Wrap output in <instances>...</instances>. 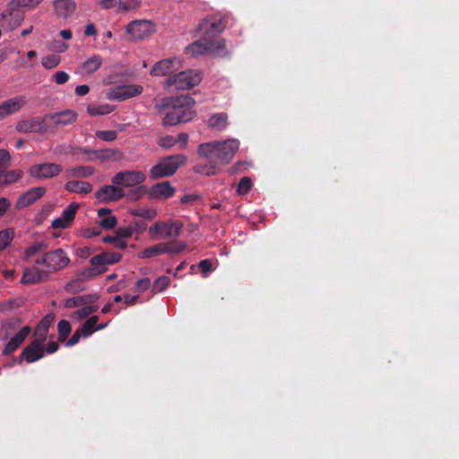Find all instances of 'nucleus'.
I'll return each instance as SVG.
<instances>
[{
    "instance_id": "1",
    "label": "nucleus",
    "mask_w": 459,
    "mask_h": 459,
    "mask_svg": "<svg viewBox=\"0 0 459 459\" xmlns=\"http://www.w3.org/2000/svg\"><path fill=\"white\" fill-rule=\"evenodd\" d=\"M195 101L192 97L181 95L162 100L156 104V108L160 112L167 110L162 118V125L171 126L191 121L195 116Z\"/></svg>"
},
{
    "instance_id": "2",
    "label": "nucleus",
    "mask_w": 459,
    "mask_h": 459,
    "mask_svg": "<svg viewBox=\"0 0 459 459\" xmlns=\"http://www.w3.org/2000/svg\"><path fill=\"white\" fill-rule=\"evenodd\" d=\"M238 149L239 142L232 138L223 142L202 143L198 147V152L210 162L225 165L232 160Z\"/></svg>"
},
{
    "instance_id": "3",
    "label": "nucleus",
    "mask_w": 459,
    "mask_h": 459,
    "mask_svg": "<svg viewBox=\"0 0 459 459\" xmlns=\"http://www.w3.org/2000/svg\"><path fill=\"white\" fill-rule=\"evenodd\" d=\"M122 259V255L117 252H102L90 260V266L81 273L83 280L94 278L104 273L109 265L117 264Z\"/></svg>"
},
{
    "instance_id": "4",
    "label": "nucleus",
    "mask_w": 459,
    "mask_h": 459,
    "mask_svg": "<svg viewBox=\"0 0 459 459\" xmlns=\"http://www.w3.org/2000/svg\"><path fill=\"white\" fill-rule=\"evenodd\" d=\"M186 157L183 154L171 155L160 159L150 169V178L155 180L174 175L176 171L184 165Z\"/></svg>"
},
{
    "instance_id": "5",
    "label": "nucleus",
    "mask_w": 459,
    "mask_h": 459,
    "mask_svg": "<svg viewBox=\"0 0 459 459\" xmlns=\"http://www.w3.org/2000/svg\"><path fill=\"white\" fill-rule=\"evenodd\" d=\"M202 81V74L198 70H187L169 76L166 84L178 91H187L197 86Z\"/></svg>"
},
{
    "instance_id": "6",
    "label": "nucleus",
    "mask_w": 459,
    "mask_h": 459,
    "mask_svg": "<svg viewBox=\"0 0 459 459\" xmlns=\"http://www.w3.org/2000/svg\"><path fill=\"white\" fill-rule=\"evenodd\" d=\"M182 230V224L178 221H157L149 228L152 239H169L178 238Z\"/></svg>"
},
{
    "instance_id": "7",
    "label": "nucleus",
    "mask_w": 459,
    "mask_h": 459,
    "mask_svg": "<svg viewBox=\"0 0 459 459\" xmlns=\"http://www.w3.org/2000/svg\"><path fill=\"white\" fill-rule=\"evenodd\" d=\"M40 262L50 276L52 273L67 266L70 263V258L63 249L58 248L54 251L46 252L44 258Z\"/></svg>"
},
{
    "instance_id": "8",
    "label": "nucleus",
    "mask_w": 459,
    "mask_h": 459,
    "mask_svg": "<svg viewBox=\"0 0 459 459\" xmlns=\"http://www.w3.org/2000/svg\"><path fill=\"white\" fill-rule=\"evenodd\" d=\"M145 174L140 170H123L111 178L112 184L121 187H134L144 182Z\"/></svg>"
},
{
    "instance_id": "9",
    "label": "nucleus",
    "mask_w": 459,
    "mask_h": 459,
    "mask_svg": "<svg viewBox=\"0 0 459 459\" xmlns=\"http://www.w3.org/2000/svg\"><path fill=\"white\" fill-rule=\"evenodd\" d=\"M61 171V165L54 162L33 164L28 169L30 177L38 180L53 178L58 176Z\"/></svg>"
},
{
    "instance_id": "10",
    "label": "nucleus",
    "mask_w": 459,
    "mask_h": 459,
    "mask_svg": "<svg viewBox=\"0 0 459 459\" xmlns=\"http://www.w3.org/2000/svg\"><path fill=\"white\" fill-rule=\"evenodd\" d=\"M143 91V87L138 84H123L109 89L106 97L109 100L124 101L140 95Z\"/></svg>"
},
{
    "instance_id": "11",
    "label": "nucleus",
    "mask_w": 459,
    "mask_h": 459,
    "mask_svg": "<svg viewBox=\"0 0 459 459\" xmlns=\"http://www.w3.org/2000/svg\"><path fill=\"white\" fill-rule=\"evenodd\" d=\"M155 31V25L150 21H134L126 27V32L134 40H142L149 38Z\"/></svg>"
},
{
    "instance_id": "12",
    "label": "nucleus",
    "mask_w": 459,
    "mask_h": 459,
    "mask_svg": "<svg viewBox=\"0 0 459 459\" xmlns=\"http://www.w3.org/2000/svg\"><path fill=\"white\" fill-rule=\"evenodd\" d=\"M23 21V14L19 6H11V2L7 9L0 14V25L8 30H12L21 25Z\"/></svg>"
},
{
    "instance_id": "13",
    "label": "nucleus",
    "mask_w": 459,
    "mask_h": 459,
    "mask_svg": "<svg viewBox=\"0 0 459 459\" xmlns=\"http://www.w3.org/2000/svg\"><path fill=\"white\" fill-rule=\"evenodd\" d=\"M224 29V20L219 16L207 17L199 24V30L204 34V38L209 40L221 33Z\"/></svg>"
},
{
    "instance_id": "14",
    "label": "nucleus",
    "mask_w": 459,
    "mask_h": 459,
    "mask_svg": "<svg viewBox=\"0 0 459 459\" xmlns=\"http://www.w3.org/2000/svg\"><path fill=\"white\" fill-rule=\"evenodd\" d=\"M125 195V192L117 186L106 185L100 187L96 193L95 197L100 203L116 202Z\"/></svg>"
},
{
    "instance_id": "15",
    "label": "nucleus",
    "mask_w": 459,
    "mask_h": 459,
    "mask_svg": "<svg viewBox=\"0 0 459 459\" xmlns=\"http://www.w3.org/2000/svg\"><path fill=\"white\" fill-rule=\"evenodd\" d=\"M49 278L48 273L43 266L27 267L23 270L21 282L23 284H37L43 282Z\"/></svg>"
},
{
    "instance_id": "16",
    "label": "nucleus",
    "mask_w": 459,
    "mask_h": 459,
    "mask_svg": "<svg viewBox=\"0 0 459 459\" xmlns=\"http://www.w3.org/2000/svg\"><path fill=\"white\" fill-rule=\"evenodd\" d=\"M47 248L48 245L43 242L34 243L24 250L22 258L28 263L42 266L40 260L44 258Z\"/></svg>"
},
{
    "instance_id": "17",
    "label": "nucleus",
    "mask_w": 459,
    "mask_h": 459,
    "mask_svg": "<svg viewBox=\"0 0 459 459\" xmlns=\"http://www.w3.org/2000/svg\"><path fill=\"white\" fill-rule=\"evenodd\" d=\"M44 342L45 341L41 337L37 338L34 336L33 341L28 347L24 349V351L22 353V356L29 363L37 361L38 359H41L45 354Z\"/></svg>"
},
{
    "instance_id": "18",
    "label": "nucleus",
    "mask_w": 459,
    "mask_h": 459,
    "mask_svg": "<svg viewBox=\"0 0 459 459\" xmlns=\"http://www.w3.org/2000/svg\"><path fill=\"white\" fill-rule=\"evenodd\" d=\"M180 67L181 61L178 58H167L157 62L151 70V74L153 76L161 77L171 72H174L175 70H178Z\"/></svg>"
},
{
    "instance_id": "19",
    "label": "nucleus",
    "mask_w": 459,
    "mask_h": 459,
    "mask_svg": "<svg viewBox=\"0 0 459 459\" xmlns=\"http://www.w3.org/2000/svg\"><path fill=\"white\" fill-rule=\"evenodd\" d=\"M175 192L172 185L165 181L153 185L148 191V196L151 199L160 201L171 197Z\"/></svg>"
},
{
    "instance_id": "20",
    "label": "nucleus",
    "mask_w": 459,
    "mask_h": 459,
    "mask_svg": "<svg viewBox=\"0 0 459 459\" xmlns=\"http://www.w3.org/2000/svg\"><path fill=\"white\" fill-rule=\"evenodd\" d=\"M79 209L77 203H71L67 207L65 208L60 217L55 219L52 221V227L54 229H65L74 221V216Z\"/></svg>"
},
{
    "instance_id": "21",
    "label": "nucleus",
    "mask_w": 459,
    "mask_h": 459,
    "mask_svg": "<svg viewBox=\"0 0 459 459\" xmlns=\"http://www.w3.org/2000/svg\"><path fill=\"white\" fill-rule=\"evenodd\" d=\"M45 194L46 188L44 186L32 187L20 195L17 201V206L19 208L30 206L39 200Z\"/></svg>"
},
{
    "instance_id": "22",
    "label": "nucleus",
    "mask_w": 459,
    "mask_h": 459,
    "mask_svg": "<svg viewBox=\"0 0 459 459\" xmlns=\"http://www.w3.org/2000/svg\"><path fill=\"white\" fill-rule=\"evenodd\" d=\"M77 113L72 109H65L61 112L48 115L47 117L56 126H65L74 123L77 119Z\"/></svg>"
},
{
    "instance_id": "23",
    "label": "nucleus",
    "mask_w": 459,
    "mask_h": 459,
    "mask_svg": "<svg viewBox=\"0 0 459 459\" xmlns=\"http://www.w3.org/2000/svg\"><path fill=\"white\" fill-rule=\"evenodd\" d=\"M25 104L23 97L17 96L0 104V119L19 111Z\"/></svg>"
},
{
    "instance_id": "24",
    "label": "nucleus",
    "mask_w": 459,
    "mask_h": 459,
    "mask_svg": "<svg viewBox=\"0 0 459 459\" xmlns=\"http://www.w3.org/2000/svg\"><path fill=\"white\" fill-rule=\"evenodd\" d=\"M30 333V326H24L20 331L15 333V334L11 338V340L6 343L3 350V353L7 355L13 352L27 338V336Z\"/></svg>"
},
{
    "instance_id": "25",
    "label": "nucleus",
    "mask_w": 459,
    "mask_h": 459,
    "mask_svg": "<svg viewBox=\"0 0 459 459\" xmlns=\"http://www.w3.org/2000/svg\"><path fill=\"white\" fill-rule=\"evenodd\" d=\"M53 5L56 15L61 18L70 17L76 9L74 0H55Z\"/></svg>"
},
{
    "instance_id": "26",
    "label": "nucleus",
    "mask_w": 459,
    "mask_h": 459,
    "mask_svg": "<svg viewBox=\"0 0 459 459\" xmlns=\"http://www.w3.org/2000/svg\"><path fill=\"white\" fill-rule=\"evenodd\" d=\"M186 52L192 56H199L209 54V39L204 38L186 47Z\"/></svg>"
},
{
    "instance_id": "27",
    "label": "nucleus",
    "mask_w": 459,
    "mask_h": 459,
    "mask_svg": "<svg viewBox=\"0 0 459 459\" xmlns=\"http://www.w3.org/2000/svg\"><path fill=\"white\" fill-rule=\"evenodd\" d=\"M65 189L71 193L89 194L92 191V186L85 181H68L65 185Z\"/></svg>"
},
{
    "instance_id": "28",
    "label": "nucleus",
    "mask_w": 459,
    "mask_h": 459,
    "mask_svg": "<svg viewBox=\"0 0 459 459\" xmlns=\"http://www.w3.org/2000/svg\"><path fill=\"white\" fill-rule=\"evenodd\" d=\"M98 215L100 218V225L106 229L111 230L117 225V218L111 214V211L108 208H101L98 211Z\"/></svg>"
},
{
    "instance_id": "29",
    "label": "nucleus",
    "mask_w": 459,
    "mask_h": 459,
    "mask_svg": "<svg viewBox=\"0 0 459 459\" xmlns=\"http://www.w3.org/2000/svg\"><path fill=\"white\" fill-rule=\"evenodd\" d=\"M15 128L20 133L38 132L41 128L40 118H33L30 121L22 120L16 124Z\"/></svg>"
},
{
    "instance_id": "30",
    "label": "nucleus",
    "mask_w": 459,
    "mask_h": 459,
    "mask_svg": "<svg viewBox=\"0 0 459 459\" xmlns=\"http://www.w3.org/2000/svg\"><path fill=\"white\" fill-rule=\"evenodd\" d=\"M102 65V59L98 55H92L90 56L82 65V73L86 74H91L97 70L100 69V67Z\"/></svg>"
},
{
    "instance_id": "31",
    "label": "nucleus",
    "mask_w": 459,
    "mask_h": 459,
    "mask_svg": "<svg viewBox=\"0 0 459 459\" xmlns=\"http://www.w3.org/2000/svg\"><path fill=\"white\" fill-rule=\"evenodd\" d=\"M95 169L91 166H78L65 170L67 178H87L94 174Z\"/></svg>"
},
{
    "instance_id": "32",
    "label": "nucleus",
    "mask_w": 459,
    "mask_h": 459,
    "mask_svg": "<svg viewBox=\"0 0 459 459\" xmlns=\"http://www.w3.org/2000/svg\"><path fill=\"white\" fill-rule=\"evenodd\" d=\"M97 310V306L89 305L86 300L84 305L81 306L70 315V317L76 322H80Z\"/></svg>"
},
{
    "instance_id": "33",
    "label": "nucleus",
    "mask_w": 459,
    "mask_h": 459,
    "mask_svg": "<svg viewBox=\"0 0 459 459\" xmlns=\"http://www.w3.org/2000/svg\"><path fill=\"white\" fill-rule=\"evenodd\" d=\"M54 320L53 315H47L45 316L40 322L39 323L38 326L36 327L34 336L37 338H42L44 341L47 339V333L48 332L49 326L52 324Z\"/></svg>"
},
{
    "instance_id": "34",
    "label": "nucleus",
    "mask_w": 459,
    "mask_h": 459,
    "mask_svg": "<svg viewBox=\"0 0 459 459\" xmlns=\"http://www.w3.org/2000/svg\"><path fill=\"white\" fill-rule=\"evenodd\" d=\"M168 247L166 243H160L143 249L140 255V258H152L160 255L167 254Z\"/></svg>"
},
{
    "instance_id": "35",
    "label": "nucleus",
    "mask_w": 459,
    "mask_h": 459,
    "mask_svg": "<svg viewBox=\"0 0 459 459\" xmlns=\"http://www.w3.org/2000/svg\"><path fill=\"white\" fill-rule=\"evenodd\" d=\"M225 40H218L216 42L209 40V55L212 56L222 57L227 56Z\"/></svg>"
},
{
    "instance_id": "36",
    "label": "nucleus",
    "mask_w": 459,
    "mask_h": 459,
    "mask_svg": "<svg viewBox=\"0 0 459 459\" xmlns=\"http://www.w3.org/2000/svg\"><path fill=\"white\" fill-rule=\"evenodd\" d=\"M228 124V116L225 113H217L212 115L209 120L208 125L216 130H222Z\"/></svg>"
},
{
    "instance_id": "37",
    "label": "nucleus",
    "mask_w": 459,
    "mask_h": 459,
    "mask_svg": "<svg viewBox=\"0 0 459 459\" xmlns=\"http://www.w3.org/2000/svg\"><path fill=\"white\" fill-rule=\"evenodd\" d=\"M88 114L91 117L95 116H104L110 114L114 108L109 104H101V105H88L86 108Z\"/></svg>"
},
{
    "instance_id": "38",
    "label": "nucleus",
    "mask_w": 459,
    "mask_h": 459,
    "mask_svg": "<svg viewBox=\"0 0 459 459\" xmlns=\"http://www.w3.org/2000/svg\"><path fill=\"white\" fill-rule=\"evenodd\" d=\"M19 325V320H10L4 322L0 328V336L3 339L9 338L18 329Z\"/></svg>"
},
{
    "instance_id": "39",
    "label": "nucleus",
    "mask_w": 459,
    "mask_h": 459,
    "mask_svg": "<svg viewBox=\"0 0 459 459\" xmlns=\"http://www.w3.org/2000/svg\"><path fill=\"white\" fill-rule=\"evenodd\" d=\"M98 316H92L89 317L82 325L81 331L83 337H89L94 332H96L97 328Z\"/></svg>"
},
{
    "instance_id": "40",
    "label": "nucleus",
    "mask_w": 459,
    "mask_h": 459,
    "mask_svg": "<svg viewBox=\"0 0 459 459\" xmlns=\"http://www.w3.org/2000/svg\"><path fill=\"white\" fill-rule=\"evenodd\" d=\"M61 62V57L58 55L52 54L47 56H44L41 60V65L46 69H53L56 67Z\"/></svg>"
},
{
    "instance_id": "41",
    "label": "nucleus",
    "mask_w": 459,
    "mask_h": 459,
    "mask_svg": "<svg viewBox=\"0 0 459 459\" xmlns=\"http://www.w3.org/2000/svg\"><path fill=\"white\" fill-rule=\"evenodd\" d=\"M13 238V232L11 230H0V251L7 247Z\"/></svg>"
},
{
    "instance_id": "42",
    "label": "nucleus",
    "mask_w": 459,
    "mask_h": 459,
    "mask_svg": "<svg viewBox=\"0 0 459 459\" xmlns=\"http://www.w3.org/2000/svg\"><path fill=\"white\" fill-rule=\"evenodd\" d=\"M166 246L168 247L167 254H170V255H178V254L183 252L186 247V244L182 241L167 242Z\"/></svg>"
},
{
    "instance_id": "43",
    "label": "nucleus",
    "mask_w": 459,
    "mask_h": 459,
    "mask_svg": "<svg viewBox=\"0 0 459 459\" xmlns=\"http://www.w3.org/2000/svg\"><path fill=\"white\" fill-rule=\"evenodd\" d=\"M87 297H74L65 300L64 307L67 308H79L85 304Z\"/></svg>"
},
{
    "instance_id": "44",
    "label": "nucleus",
    "mask_w": 459,
    "mask_h": 459,
    "mask_svg": "<svg viewBox=\"0 0 459 459\" xmlns=\"http://www.w3.org/2000/svg\"><path fill=\"white\" fill-rule=\"evenodd\" d=\"M23 176L22 169H13L4 174L5 184H13L19 181Z\"/></svg>"
},
{
    "instance_id": "45",
    "label": "nucleus",
    "mask_w": 459,
    "mask_h": 459,
    "mask_svg": "<svg viewBox=\"0 0 459 459\" xmlns=\"http://www.w3.org/2000/svg\"><path fill=\"white\" fill-rule=\"evenodd\" d=\"M252 187V181L251 178L248 177H244L240 179L238 186V193L239 195H246L249 192V190Z\"/></svg>"
},
{
    "instance_id": "46",
    "label": "nucleus",
    "mask_w": 459,
    "mask_h": 459,
    "mask_svg": "<svg viewBox=\"0 0 459 459\" xmlns=\"http://www.w3.org/2000/svg\"><path fill=\"white\" fill-rule=\"evenodd\" d=\"M118 9L123 11H130L136 9L140 5L139 0H118Z\"/></svg>"
},
{
    "instance_id": "47",
    "label": "nucleus",
    "mask_w": 459,
    "mask_h": 459,
    "mask_svg": "<svg viewBox=\"0 0 459 459\" xmlns=\"http://www.w3.org/2000/svg\"><path fill=\"white\" fill-rule=\"evenodd\" d=\"M57 330L60 339L64 340L71 333V325L67 320H61L58 322Z\"/></svg>"
},
{
    "instance_id": "48",
    "label": "nucleus",
    "mask_w": 459,
    "mask_h": 459,
    "mask_svg": "<svg viewBox=\"0 0 459 459\" xmlns=\"http://www.w3.org/2000/svg\"><path fill=\"white\" fill-rule=\"evenodd\" d=\"M96 136L105 142H113L117 139V134L113 130L97 131Z\"/></svg>"
},
{
    "instance_id": "49",
    "label": "nucleus",
    "mask_w": 459,
    "mask_h": 459,
    "mask_svg": "<svg viewBox=\"0 0 459 459\" xmlns=\"http://www.w3.org/2000/svg\"><path fill=\"white\" fill-rule=\"evenodd\" d=\"M42 0H12L11 6L33 8L41 3Z\"/></svg>"
},
{
    "instance_id": "50",
    "label": "nucleus",
    "mask_w": 459,
    "mask_h": 459,
    "mask_svg": "<svg viewBox=\"0 0 459 459\" xmlns=\"http://www.w3.org/2000/svg\"><path fill=\"white\" fill-rule=\"evenodd\" d=\"M169 277L160 276L155 280L152 289L156 291H162L169 286Z\"/></svg>"
},
{
    "instance_id": "51",
    "label": "nucleus",
    "mask_w": 459,
    "mask_h": 459,
    "mask_svg": "<svg viewBox=\"0 0 459 459\" xmlns=\"http://www.w3.org/2000/svg\"><path fill=\"white\" fill-rule=\"evenodd\" d=\"M52 76L57 84H64L70 79V75L65 71H57Z\"/></svg>"
},
{
    "instance_id": "52",
    "label": "nucleus",
    "mask_w": 459,
    "mask_h": 459,
    "mask_svg": "<svg viewBox=\"0 0 459 459\" xmlns=\"http://www.w3.org/2000/svg\"><path fill=\"white\" fill-rule=\"evenodd\" d=\"M176 144V140L171 135H166L159 140V145L162 148L169 149Z\"/></svg>"
},
{
    "instance_id": "53",
    "label": "nucleus",
    "mask_w": 459,
    "mask_h": 459,
    "mask_svg": "<svg viewBox=\"0 0 459 459\" xmlns=\"http://www.w3.org/2000/svg\"><path fill=\"white\" fill-rule=\"evenodd\" d=\"M158 215L156 209H141V212L139 213V217L145 220H152Z\"/></svg>"
},
{
    "instance_id": "54",
    "label": "nucleus",
    "mask_w": 459,
    "mask_h": 459,
    "mask_svg": "<svg viewBox=\"0 0 459 459\" xmlns=\"http://www.w3.org/2000/svg\"><path fill=\"white\" fill-rule=\"evenodd\" d=\"M199 268L202 271L203 276L206 277L207 273L212 270V262L208 259H204L199 262Z\"/></svg>"
},
{
    "instance_id": "55",
    "label": "nucleus",
    "mask_w": 459,
    "mask_h": 459,
    "mask_svg": "<svg viewBox=\"0 0 459 459\" xmlns=\"http://www.w3.org/2000/svg\"><path fill=\"white\" fill-rule=\"evenodd\" d=\"M93 253L92 248L89 247H80L76 250V255L82 259L89 258Z\"/></svg>"
},
{
    "instance_id": "56",
    "label": "nucleus",
    "mask_w": 459,
    "mask_h": 459,
    "mask_svg": "<svg viewBox=\"0 0 459 459\" xmlns=\"http://www.w3.org/2000/svg\"><path fill=\"white\" fill-rule=\"evenodd\" d=\"M151 287V281L148 278L141 279L136 283V290L143 292Z\"/></svg>"
},
{
    "instance_id": "57",
    "label": "nucleus",
    "mask_w": 459,
    "mask_h": 459,
    "mask_svg": "<svg viewBox=\"0 0 459 459\" xmlns=\"http://www.w3.org/2000/svg\"><path fill=\"white\" fill-rule=\"evenodd\" d=\"M82 336L81 330H76L74 333L72 335V337L66 342L65 346H73L75 345L79 341L80 338Z\"/></svg>"
},
{
    "instance_id": "58",
    "label": "nucleus",
    "mask_w": 459,
    "mask_h": 459,
    "mask_svg": "<svg viewBox=\"0 0 459 459\" xmlns=\"http://www.w3.org/2000/svg\"><path fill=\"white\" fill-rule=\"evenodd\" d=\"M79 283H80L79 280L72 281L66 284L65 289L69 292L80 291L81 290H82V288L77 287V284H79Z\"/></svg>"
},
{
    "instance_id": "59",
    "label": "nucleus",
    "mask_w": 459,
    "mask_h": 459,
    "mask_svg": "<svg viewBox=\"0 0 459 459\" xmlns=\"http://www.w3.org/2000/svg\"><path fill=\"white\" fill-rule=\"evenodd\" d=\"M10 205L11 203L8 199L4 197L0 198V218L6 212Z\"/></svg>"
},
{
    "instance_id": "60",
    "label": "nucleus",
    "mask_w": 459,
    "mask_h": 459,
    "mask_svg": "<svg viewBox=\"0 0 459 459\" xmlns=\"http://www.w3.org/2000/svg\"><path fill=\"white\" fill-rule=\"evenodd\" d=\"M176 142L180 144L181 149H185L188 142V134L186 133H180Z\"/></svg>"
},
{
    "instance_id": "61",
    "label": "nucleus",
    "mask_w": 459,
    "mask_h": 459,
    "mask_svg": "<svg viewBox=\"0 0 459 459\" xmlns=\"http://www.w3.org/2000/svg\"><path fill=\"white\" fill-rule=\"evenodd\" d=\"M12 160L11 154L4 149H0V161L3 163H9Z\"/></svg>"
},
{
    "instance_id": "62",
    "label": "nucleus",
    "mask_w": 459,
    "mask_h": 459,
    "mask_svg": "<svg viewBox=\"0 0 459 459\" xmlns=\"http://www.w3.org/2000/svg\"><path fill=\"white\" fill-rule=\"evenodd\" d=\"M75 93L78 95V96H84L86 94L89 93L90 91V88L88 85L86 84H82V85H78L76 86L75 90H74Z\"/></svg>"
},
{
    "instance_id": "63",
    "label": "nucleus",
    "mask_w": 459,
    "mask_h": 459,
    "mask_svg": "<svg viewBox=\"0 0 459 459\" xmlns=\"http://www.w3.org/2000/svg\"><path fill=\"white\" fill-rule=\"evenodd\" d=\"M96 34H97V30L95 28V25L91 22H89L85 26L84 35L85 36H95Z\"/></svg>"
},
{
    "instance_id": "64",
    "label": "nucleus",
    "mask_w": 459,
    "mask_h": 459,
    "mask_svg": "<svg viewBox=\"0 0 459 459\" xmlns=\"http://www.w3.org/2000/svg\"><path fill=\"white\" fill-rule=\"evenodd\" d=\"M100 4L104 9H110L117 4L116 0H101Z\"/></svg>"
}]
</instances>
